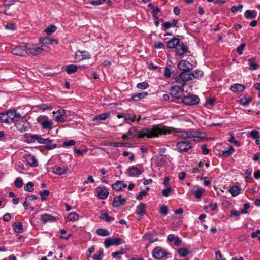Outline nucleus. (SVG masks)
<instances>
[{
  "mask_svg": "<svg viewBox=\"0 0 260 260\" xmlns=\"http://www.w3.org/2000/svg\"><path fill=\"white\" fill-rule=\"evenodd\" d=\"M156 125H153L152 127L144 128L141 130L138 131L136 127H132L128 131L123 134L122 139L125 140H132L137 137L138 138H143L147 137L148 138H152L158 137V135L156 134Z\"/></svg>",
  "mask_w": 260,
  "mask_h": 260,
  "instance_id": "nucleus-1",
  "label": "nucleus"
},
{
  "mask_svg": "<svg viewBox=\"0 0 260 260\" xmlns=\"http://www.w3.org/2000/svg\"><path fill=\"white\" fill-rule=\"evenodd\" d=\"M156 134L159 137L160 135L172 134L174 136L180 138L186 139V130H181L171 127H166L156 125Z\"/></svg>",
  "mask_w": 260,
  "mask_h": 260,
  "instance_id": "nucleus-2",
  "label": "nucleus"
},
{
  "mask_svg": "<svg viewBox=\"0 0 260 260\" xmlns=\"http://www.w3.org/2000/svg\"><path fill=\"white\" fill-rule=\"evenodd\" d=\"M49 49L48 46L42 45L39 47H30L27 45V51L28 54H31L34 56L40 55L43 51H47Z\"/></svg>",
  "mask_w": 260,
  "mask_h": 260,
  "instance_id": "nucleus-3",
  "label": "nucleus"
},
{
  "mask_svg": "<svg viewBox=\"0 0 260 260\" xmlns=\"http://www.w3.org/2000/svg\"><path fill=\"white\" fill-rule=\"evenodd\" d=\"M176 149L179 152H187L192 148L191 143L189 141H182L176 144Z\"/></svg>",
  "mask_w": 260,
  "mask_h": 260,
  "instance_id": "nucleus-4",
  "label": "nucleus"
},
{
  "mask_svg": "<svg viewBox=\"0 0 260 260\" xmlns=\"http://www.w3.org/2000/svg\"><path fill=\"white\" fill-rule=\"evenodd\" d=\"M182 102L186 105L193 106L197 105L199 103L200 99L196 95L189 94L183 97L182 98Z\"/></svg>",
  "mask_w": 260,
  "mask_h": 260,
  "instance_id": "nucleus-5",
  "label": "nucleus"
},
{
  "mask_svg": "<svg viewBox=\"0 0 260 260\" xmlns=\"http://www.w3.org/2000/svg\"><path fill=\"white\" fill-rule=\"evenodd\" d=\"M27 48V45L25 43H22V45L13 48L11 52L12 54L16 55L25 56L28 54Z\"/></svg>",
  "mask_w": 260,
  "mask_h": 260,
  "instance_id": "nucleus-6",
  "label": "nucleus"
},
{
  "mask_svg": "<svg viewBox=\"0 0 260 260\" xmlns=\"http://www.w3.org/2000/svg\"><path fill=\"white\" fill-rule=\"evenodd\" d=\"M170 91L171 96L175 98L176 99H181L182 98L184 88L175 85V84H172Z\"/></svg>",
  "mask_w": 260,
  "mask_h": 260,
  "instance_id": "nucleus-7",
  "label": "nucleus"
},
{
  "mask_svg": "<svg viewBox=\"0 0 260 260\" xmlns=\"http://www.w3.org/2000/svg\"><path fill=\"white\" fill-rule=\"evenodd\" d=\"M21 117L20 113L17 112L16 110L14 109L8 110V124H15L19 119H20Z\"/></svg>",
  "mask_w": 260,
  "mask_h": 260,
  "instance_id": "nucleus-8",
  "label": "nucleus"
},
{
  "mask_svg": "<svg viewBox=\"0 0 260 260\" xmlns=\"http://www.w3.org/2000/svg\"><path fill=\"white\" fill-rule=\"evenodd\" d=\"M15 125L16 126L17 130L20 132H25L30 127L29 123L22 117H20V119H19L18 121L16 122Z\"/></svg>",
  "mask_w": 260,
  "mask_h": 260,
  "instance_id": "nucleus-9",
  "label": "nucleus"
},
{
  "mask_svg": "<svg viewBox=\"0 0 260 260\" xmlns=\"http://www.w3.org/2000/svg\"><path fill=\"white\" fill-rule=\"evenodd\" d=\"M143 172L142 169L138 168L136 166H132L128 168L126 173L129 177H139Z\"/></svg>",
  "mask_w": 260,
  "mask_h": 260,
  "instance_id": "nucleus-10",
  "label": "nucleus"
},
{
  "mask_svg": "<svg viewBox=\"0 0 260 260\" xmlns=\"http://www.w3.org/2000/svg\"><path fill=\"white\" fill-rule=\"evenodd\" d=\"M167 255V252L160 247L155 248L152 252L153 257L156 259H160Z\"/></svg>",
  "mask_w": 260,
  "mask_h": 260,
  "instance_id": "nucleus-11",
  "label": "nucleus"
},
{
  "mask_svg": "<svg viewBox=\"0 0 260 260\" xmlns=\"http://www.w3.org/2000/svg\"><path fill=\"white\" fill-rule=\"evenodd\" d=\"M176 53L179 56H183L188 52V47L183 41H179L175 49Z\"/></svg>",
  "mask_w": 260,
  "mask_h": 260,
  "instance_id": "nucleus-12",
  "label": "nucleus"
},
{
  "mask_svg": "<svg viewBox=\"0 0 260 260\" xmlns=\"http://www.w3.org/2000/svg\"><path fill=\"white\" fill-rule=\"evenodd\" d=\"M186 139H191L194 141H200L201 137L199 136L200 133L199 131H194L193 129L186 130Z\"/></svg>",
  "mask_w": 260,
  "mask_h": 260,
  "instance_id": "nucleus-13",
  "label": "nucleus"
},
{
  "mask_svg": "<svg viewBox=\"0 0 260 260\" xmlns=\"http://www.w3.org/2000/svg\"><path fill=\"white\" fill-rule=\"evenodd\" d=\"M121 240L120 238H108L104 242L105 247L108 248L111 245H119L121 244Z\"/></svg>",
  "mask_w": 260,
  "mask_h": 260,
  "instance_id": "nucleus-14",
  "label": "nucleus"
},
{
  "mask_svg": "<svg viewBox=\"0 0 260 260\" xmlns=\"http://www.w3.org/2000/svg\"><path fill=\"white\" fill-rule=\"evenodd\" d=\"M66 113V111L64 109H60L56 112H54L53 114L55 117V120L58 122H64L66 119L64 116Z\"/></svg>",
  "mask_w": 260,
  "mask_h": 260,
  "instance_id": "nucleus-15",
  "label": "nucleus"
},
{
  "mask_svg": "<svg viewBox=\"0 0 260 260\" xmlns=\"http://www.w3.org/2000/svg\"><path fill=\"white\" fill-rule=\"evenodd\" d=\"M126 201L125 198H122L121 196H118L114 198L112 205L114 207L117 208L124 205Z\"/></svg>",
  "mask_w": 260,
  "mask_h": 260,
  "instance_id": "nucleus-16",
  "label": "nucleus"
},
{
  "mask_svg": "<svg viewBox=\"0 0 260 260\" xmlns=\"http://www.w3.org/2000/svg\"><path fill=\"white\" fill-rule=\"evenodd\" d=\"M24 158L26 161L32 167H36L38 166V162L34 156V155L31 154H27L24 156Z\"/></svg>",
  "mask_w": 260,
  "mask_h": 260,
  "instance_id": "nucleus-17",
  "label": "nucleus"
},
{
  "mask_svg": "<svg viewBox=\"0 0 260 260\" xmlns=\"http://www.w3.org/2000/svg\"><path fill=\"white\" fill-rule=\"evenodd\" d=\"M98 197L101 199H105L109 194L108 189L106 187H99L96 189Z\"/></svg>",
  "mask_w": 260,
  "mask_h": 260,
  "instance_id": "nucleus-18",
  "label": "nucleus"
},
{
  "mask_svg": "<svg viewBox=\"0 0 260 260\" xmlns=\"http://www.w3.org/2000/svg\"><path fill=\"white\" fill-rule=\"evenodd\" d=\"M28 138L32 140L31 142L37 141L40 144L47 143V142L49 141V138H43L40 135L36 134H30Z\"/></svg>",
  "mask_w": 260,
  "mask_h": 260,
  "instance_id": "nucleus-19",
  "label": "nucleus"
},
{
  "mask_svg": "<svg viewBox=\"0 0 260 260\" xmlns=\"http://www.w3.org/2000/svg\"><path fill=\"white\" fill-rule=\"evenodd\" d=\"M56 220V218L55 217L47 213L42 214L40 216V220L44 223L54 222Z\"/></svg>",
  "mask_w": 260,
  "mask_h": 260,
  "instance_id": "nucleus-20",
  "label": "nucleus"
},
{
  "mask_svg": "<svg viewBox=\"0 0 260 260\" xmlns=\"http://www.w3.org/2000/svg\"><path fill=\"white\" fill-rule=\"evenodd\" d=\"M127 187L126 184L124 183L123 181L118 180L115 183L112 185L113 189L116 191H120L122 188H126Z\"/></svg>",
  "mask_w": 260,
  "mask_h": 260,
  "instance_id": "nucleus-21",
  "label": "nucleus"
},
{
  "mask_svg": "<svg viewBox=\"0 0 260 260\" xmlns=\"http://www.w3.org/2000/svg\"><path fill=\"white\" fill-rule=\"evenodd\" d=\"M230 89L234 92H242L245 89L244 85L239 83L233 84L231 86Z\"/></svg>",
  "mask_w": 260,
  "mask_h": 260,
  "instance_id": "nucleus-22",
  "label": "nucleus"
},
{
  "mask_svg": "<svg viewBox=\"0 0 260 260\" xmlns=\"http://www.w3.org/2000/svg\"><path fill=\"white\" fill-rule=\"evenodd\" d=\"M68 170V167H61L59 166H55L53 168V173L58 175H62L67 173Z\"/></svg>",
  "mask_w": 260,
  "mask_h": 260,
  "instance_id": "nucleus-23",
  "label": "nucleus"
},
{
  "mask_svg": "<svg viewBox=\"0 0 260 260\" xmlns=\"http://www.w3.org/2000/svg\"><path fill=\"white\" fill-rule=\"evenodd\" d=\"M180 40L176 37H174L167 42V47L170 49H176L177 45L179 43Z\"/></svg>",
  "mask_w": 260,
  "mask_h": 260,
  "instance_id": "nucleus-24",
  "label": "nucleus"
},
{
  "mask_svg": "<svg viewBox=\"0 0 260 260\" xmlns=\"http://www.w3.org/2000/svg\"><path fill=\"white\" fill-rule=\"evenodd\" d=\"M190 63L189 62L186 60H181L178 64V68L179 70L182 71V72L188 71L190 69L188 65Z\"/></svg>",
  "mask_w": 260,
  "mask_h": 260,
  "instance_id": "nucleus-25",
  "label": "nucleus"
},
{
  "mask_svg": "<svg viewBox=\"0 0 260 260\" xmlns=\"http://www.w3.org/2000/svg\"><path fill=\"white\" fill-rule=\"evenodd\" d=\"M148 93L146 91H143L140 93H136L133 95L131 97V99L134 101H138L143 99L146 98L148 95Z\"/></svg>",
  "mask_w": 260,
  "mask_h": 260,
  "instance_id": "nucleus-26",
  "label": "nucleus"
},
{
  "mask_svg": "<svg viewBox=\"0 0 260 260\" xmlns=\"http://www.w3.org/2000/svg\"><path fill=\"white\" fill-rule=\"evenodd\" d=\"M180 77H182L184 81L186 83V81L191 80L193 79V76L192 75L191 72L188 71L182 72L180 74Z\"/></svg>",
  "mask_w": 260,
  "mask_h": 260,
  "instance_id": "nucleus-27",
  "label": "nucleus"
},
{
  "mask_svg": "<svg viewBox=\"0 0 260 260\" xmlns=\"http://www.w3.org/2000/svg\"><path fill=\"white\" fill-rule=\"evenodd\" d=\"M80 54H82V57L79 59V60H82L86 59H89L91 58V55L89 53L85 51H78L75 54L76 58H77L78 56H80Z\"/></svg>",
  "mask_w": 260,
  "mask_h": 260,
  "instance_id": "nucleus-28",
  "label": "nucleus"
},
{
  "mask_svg": "<svg viewBox=\"0 0 260 260\" xmlns=\"http://www.w3.org/2000/svg\"><path fill=\"white\" fill-rule=\"evenodd\" d=\"M136 120V115L133 114L126 113L124 121L129 124H131Z\"/></svg>",
  "mask_w": 260,
  "mask_h": 260,
  "instance_id": "nucleus-29",
  "label": "nucleus"
},
{
  "mask_svg": "<svg viewBox=\"0 0 260 260\" xmlns=\"http://www.w3.org/2000/svg\"><path fill=\"white\" fill-rule=\"evenodd\" d=\"M172 84H175V85L178 86V87L182 88H183L184 86L186 85V83L184 81L183 79H182V77H180V75L175 78V81Z\"/></svg>",
  "mask_w": 260,
  "mask_h": 260,
  "instance_id": "nucleus-30",
  "label": "nucleus"
},
{
  "mask_svg": "<svg viewBox=\"0 0 260 260\" xmlns=\"http://www.w3.org/2000/svg\"><path fill=\"white\" fill-rule=\"evenodd\" d=\"M146 205L143 203H141L137 207L136 213L137 215L143 216L146 212Z\"/></svg>",
  "mask_w": 260,
  "mask_h": 260,
  "instance_id": "nucleus-31",
  "label": "nucleus"
},
{
  "mask_svg": "<svg viewBox=\"0 0 260 260\" xmlns=\"http://www.w3.org/2000/svg\"><path fill=\"white\" fill-rule=\"evenodd\" d=\"M109 116H110L109 113H108V112L104 113L101 114H100V115L94 116L92 118V120L93 121H100L101 120H104L107 119L109 117Z\"/></svg>",
  "mask_w": 260,
  "mask_h": 260,
  "instance_id": "nucleus-32",
  "label": "nucleus"
},
{
  "mask_svg": "<svg viewBox=\"0 0 260 260\" xmlns=\"http://www.w3.org/2000/svg\"><path fill=\"white\" fill-rule=\"evenodd\" d=\"M244 16L246 19H254L256 17V12L255 10H246L244 13Z\"/></svg>",
  "mask_w": 260,
  "mask_h": 260,
  "instance_id": "nucleus-33",
  "label": "nucleus"
},
{
  "mask_svg": "<svg viewBox=\"0 0 260 260\" xmlns=\"http://www.w3.org/2000/svg\"><path fill=\"white\" fill-rule=\"evenodd\" d=\"M248 62L249 66V70H256L258 69V65L255 62V59L254 58H251L249 59Z\"/></svg>",
  "mask_w": 260,
  "mask_h": 260,
  "instance_id": "nucleus-34",
  "label": "nucleus"
},
{
  "mask_svg": "<svg viewBox=\"0 0 260 260\" xmlns=\"http://www.w3.org/2000/svg\"><path fill=\"white\" fill-rule=\"evenodd\" d=\"M240 191L241 188L239 187L235 186H232L229 190V192L233 197H235L240 194Z\"/></svg>",
  "mask_w": 260,
  "mask_h": 260,
  "instance_id": "nucleus-35",
  "label": "nucleus"
},
{
  "mask_svg": "<svg viewBox=\"0 0 260 260\" xmlns=\"http://www.w3.org/2000/svg\"><path fill=\"white\" fill-rule=\"evenodd\" d=\"M235 151V149L232 146H230L227 149L224 150L222 152L221 156L224 157H228L231 155Z\"/></svg>",
  "mask_w": 260,
  "mask_h": 260,
  "instance_id": "nucleus-36",
  "label": "nucleus"
},
{
  "mask_svg": "<svg viewBox=\"0 0 260 260\" xmlns=\"http://www.w3.org/2000/svg\"><path fill=\"white\" fill-rule=\"evenodd\" d=\"M99 218L101 219L105 220L107 222H110L114 220V218L110 216L107 213L101 212Z\"/></svg>",
  "mask_w": 260,
  "mask_h": 260,
  "instance_id": "nucleus-37",
  "label": "nucleus"
},
{
  "mask_svg": "<svg viewBox=\"0 0 260 260\" xmlns=\"http://www.w3.org/2000/svg\"><path fill=\"white\" fill-rule=\"evenodd\" d=\"M77 66L74 64H70L66 67V71L68 74H71L77 71Z\"/></svg>",
  "mask_w": 260,
  "mask_h": 260,
  "instance_id": "nucleus-38",
  "label": "nucleus"
},
{
  "mask_svg": "<svg viewBox=\"0 0 260 260\" xmlns=\"http://www.w3.org/2000/svg\"><path fill=\"white\" fill-rule=\"evenodd\" d=\"M13 230L16 233H22L23 231L21 222H15L13 225Z\"/></svg>",
  "mask_w": 260,
  "mask_h": 260,
  "instance_id": "nucleus-39",
  "label": "nucleus"
},
{
  "mask_svg": "<svg viewBox=\"0 0 260 260\" xmlns=\"http://www.w3.org/2000/svg\"><path fill=\"white\" fill-rule=\"evenodd\" d=\"M178 253L180 257H183L189 254L188 250L186 248H181L178 250Z\"/></svg>",
  "mask_w": 260,
  "mask_h": 260,
  "instance_id": "nucleus-40",
  "label": "nucleus"
},
{
  "mask_svg": "<svg viewBox=\"0 0 260 260\" xmlns=\"http://www.w3.org/2000/svg\"><path fill=\"white\" fill-rule=\"evenodd\" d=\"M96 233L101 236H107L109 235V232L108 230L103 228H99L96 231Z\"/></svg>",
  "mask_w": 260,
  "mask_h": 260,
  "instance_id": "nucleus-41",
  "label": "nucleus"
},
{
  "mask_svg": "<svg viewBox=\"0 0 260 260\" xmlns=\"http://www.w3.org/2000/svg\"><path fill=\"white\" fill-rule=\"evenodd\" d=\"M205 191V189L201 187H198L197 189L192 192V194L196 197V198H201L202 196L203 193Z\"/></svg>",
  "mask_w": 260,
  "mask_h": 260,
  "instance_id": "nucleus-42",
  "label": "nucleus"
},
{
  "mask_svg": "<svg viewBox=\"0 0 260 260\" xmlns=\"http://www.w3.org/2000/svg\"><path fill=\"white\" fill-rule=\"evenodd\" d=\"M49 141L47 142V143H44L45 146V148L47 150H52L55 148L57 147L56 144H54L52 143V140L49 139Z\"/></svg>",
  "mask_w": 260,
  "mask_h": 260,
  "instance_id": "nucleus-43",
  "label": "nucleus"
},
{
  "mask_svg": "<svg viewBox=\"0 0 260 260\" xmlns=\"http://www.w3.org/2000/svg\"><path fill=\"white\" fill-rule=\"evenodd\" d=\"M0 122L8 124V111L6 113H0Z\"/></svg>",
  "mask_w": 260,
  "mask_h": 260,
  "instance_id": "nucleus-44",
  "label": "nucleus"
},
{
  "mask_svg": "<svg viewBox=\"0 0 260 260\" xmlns=\"http://www.w3.org/2000/svg\"><path fill=\"white\" fill-rule=\"evenodd\" d=\"M79 219V215L76 212H71L68 215V219L71 221H76Z\"/></svg>",
  "mask_w": 260,
  "mask_h": 260,
  "instance_id": "nucleus-45",
  "label": "nucleus"
},
{
  "mask_svg": "<svg viewBox=\"0 0 260 260\" xmlns=\"http://www.w3.org/2000/svg\"><path fill=\"white\" fill-rule=\"evenodd\" d=\"M203 162L202 161H200L198 164V167L197 168H194L192 169V173H200L201 171L204 172V170L203 169Z\"/></svg>",
  "mask_w": 260,
  "mask_h": 260,
  "instance_id": "nucleus-46",
  "label": "nucleus"
},
{
  "mask_svg": "<svg viewBox=\"0 0 260 260\" xmlns=\"http://www.w3.org/2000/svg\"><path fill=\"white\" fill-rule=\"evenodd\" d=\"M53 122L49 119V118L45 121V122L42 126L43 129H50L52 128Z\"/></svg>",
  "mask_w": 260,
  "mask_h": 260,
  "instance_id": "nucleus-47",
  "label": "nucleus"
},
{
  "mask_svg": "<svg viewBox=\"0 0 260 260\" xmlns=\"http://www.w3.org/2000/svg\"><path fill=\"white\" fill-rule=\"evenodd\" d=\"M34 184L32 182H29L24 185V190L26 191L31 192L34 190Z\"/></svg>",
  "mask_w": 260,
  "mask_h": 260,
  "instance_id": "nucleus-48",
  "label": "nucleus"
},
{
  "mask_svg": "<svg viewBox=\"0 0 260 260\" xmlns=\"http://www.w3.org/2000/svg\"><path fill=\"white\" fill-rule=\"evenodd\" d=\"M56 29V27L54 25H50L48 27L46 28L45 30V32H46L47 35H50L53 32H54Z\"/></svg>",
  "mask_w": 260,
  "mask_h": 260,
  "instance_id": "nucleus-49",
  "label": "nucleus"
},
{
  "mask_svg": "<svg viewBox=\"0 0 260 260\" xmlns=\"http://www.w3.org/2000/svg\"><path fill=\"white\" fill-rule=\"evenodd\" d=\"M243 6L242 4H239L237 5L233 6L231 8V11L233 13H236V12L242 11V9L243 8Z\"/></svg>",
  "mask_w": 260,
  "mask_h": 260,
  "instance_id": "nucleus-50",
  "label": "nucleus"
},
{
  "mask_svg": "<svg viewBox=\"0 0 260 260\" xmlns=\"http://www.w3.org/2000/svg\"><path fill=\"white\" fill-rule=\"evenodd\" d=\"M149 86V84L147 82L145 81L138 83L137 85V87L138 89L144 90L148 88Z\"/></svg>",
  "mask_w": 260,
  "mask_h": 260,
  "instance_id": "nucleus-51",
  "label": "nucleus"
},
{
  "mask_svg": "<svg viewBox=\"0 0 260 260\" xmlns=\"http://www.w3.org/2000/svg\"><path fill=\"white\" fill-rule=\"evenodd\" d=\"M252 99L251 98H242L240 99V102L241 104L244 106H248L249 103L251 102Z\"/></svg>",
  "mask_w": 260,
  "mask_h": 260,
  "instance_id": "nucleus-52",
  "label": "nucleus"
},
{
  "mask_svg": "<svg viewBox=\"0 0 260 260\" xmlns=\"http://www.w3.org/2000/svg\"><path fill=\"white\" fill-rule=\"evenodd\" d=\"M50 192L48 190H43L39 192V194L41 196V200L45 201L47 196L49 195Z\"/></svg>",
  "mask_w": 260,
  "mask_h": 260,
  "instance_id": "nucleus-53",
  "label": "nucleus"
},
{
  "mask_svg": "<svg viewBox=\"0 0 260 260\" xmlns=\"http://www.w3.org/2000/svg\"><path fill=\"white\" fill-rule=\"evenodd\" d=\"M48 119V117L46 116H40L37 118V120L42 126Z\"/></svg>",
  "mask_w": 260,
  "mask_h": 260,
  "instance_id": "nucleus-54",
  "label": "nucleus"
},
{
  "mask_svg": "<svg viewBox=\"0 0 260 260\" xmlns=\"http://www.w3.org/2000/svg\"><path fill=\"white\" fill-rule=\"evenodd\" d=\"M14 184L16 187L18 188L21 187L23 184L22 179L20 177L17 178L15 180Z\"/></svg>",
  "mask_w": 260,
  "mask_h": 260,
  "instance_id": "nucleus-55",
  "label": "nucleus"
},
{
  "mask_svg": "<svg viewBox=\"0 0 260 260\" xmlns=\"http://www.w3.org/2000/svg\"><path fill=\"white\" fill-rule=\"evenodd\" d=\"M204 73L202 71L197 70L194 71V73H192V75L194 76L193 79L198 78L199 77H202Z\"/></svg>",
  "mask_w": 260,
  "mask_h": 260,
  "instance_id": "nucleus-56",
  "label": "nucleus"
},
{
  "mask_svg": "<svg viewBox=\"0 0 260 260\" xmlns=\"http://www.w3.org/2000/svg\"><path fill=\"white\" fill-rule=\"evenodd\" d=\"M259 133L257 131L253 130L248 133V136L254 138V139H255L259 137Z\"/></svg>",
  "mask_w": 260,
  "mask_h": 260,
  "instance_id": "nucleus-57",
  "label": "nucleus"
},
{
  "mask_svg": "<svg viewBox=\"0 0 260 260\" xmlns=\"http://www.w3.org/2000/svg\"><path fill=\"white\" fill-rule=\"evenodd\" d=\"M144 238L148 239L149 241V244H148L146 246V248H147L150 244L158 240V238L153 239L152 238L150 237V235H148V234H146Z\"/></svg>",
  "mask_w": 260,
  "mask_h": 260,
  "instance_id": "nucleus-58",
  "label": "nucleus"
},
{
  "mask_svg": "<svg viewBox=\"0 0 260 260\" xmlns=\"http://www.w3.org/2000/svg\"><path fill=\"white\" fill-rule=\"evenodd\" d=\"M246 44L245 43H242L237 48V52L239 55H241L243 53V50L245 47Z\"/></svg>",
  "mask_w": 260,
  "mask_h": 260,
  "instance_id": "nucleus-59",
  "label": "nucleus"
},
{
  "mask_svg": "<svg viewBox=\"0 0 260 260\" xmlns=\"http://www.w3.org/2000/svg\"><path fill=\"white\" fill-rule=\"evenodd\" d=\"M172 189L170 187H168L164 189L162 191V194L164 197H168L169 195L170 192L172 191Z\"/></svg>",
  "mask_w": 260,
  "mask_h": 260,
  "instance_id": "nucleus-60",
  "label": "nucleus"
},
{
  "mask_svg": "<svg viewBox=\"0 0 260 260\" xmlns=\"http://www.w3.org/2000/svg\"><path fill=\"white\" fill-rule=\"evenodd\" d=\"M76 144V141L74 140H70L69 141H64L62 145L64 147H68L73 146Z\"/></svg>",
  "mask_w": 260,
  "mask_h": 260,
  "instance_id": "nucleus-61",
  "label": "nucleus"
},
{
  "mask_svg": "<svg viewBox=\"0 0 260 260\" xmlns=\"http://www.w3.org/2000/svg\"><path fill=\"white\" fill-rule=\"evenodd\" d=\"M148 194L146 190H143L139 192V194L137 196L136 199L140 201L142 200L143 196H146Z\"/></svg>",
  "mask_w": 260,
  "mask_h": 260,
  "instance_id": "nucleus-62",
  "label": "nucleus"
},
{
  "mask_svg": "<svg viewBox=\"0 0 260 260\" xmlns=\"http://www.w3.org/2000/svg\"><path fill=\"white\" fill-rule=\"evenodd\" d=\"M250 207V204L248 203H245L244 205V207L242 208L241 210V213H248V209Z\"/></svg>",
  "mask_w": 260,
  "mask_h": 260,
  "instance_id": "nucleus-63",
  "label": "nucleus"
},
{
  "mask_svg": "<svg viewBox=\"0 0 260 260\" xmlns=\"http://www.w3.org/2000/svg\"><path fill=\"white\" fill-rule=\"evenodd\" d=\"M160 213L166 216L168 214V208L166 206L163 205L160 207Z\"/></svg>",
  "mask_w": 260,
  "mask_h": 260,
  "instance_id": "nucleus-64",
  "label": "nucleus"
}]
</instances>
